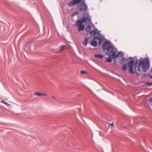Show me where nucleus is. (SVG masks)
<instances>
[{"label":"nucleus","instance_id":"nucleus-1","mask_svg":"<svg viewBox=\"0 0 152 152\" xmlns=\"http://www.w3.org/2000/svg\"><path fill=\"white\" fill-rule=\"evenodd\" d=\"M102 48L104 50H106L107 51V54L113 59H115L119 57H123V54L121 53H118L115 56L117 49L114 48L113 46L109 42H105L102 45Z\"/></svg>","mask_w":152,"mask_h":152},{"label":"nucleus","instance_id":"nucleus-2","mask_svg":"<svg viewBox=\"0 0 152 152\" xmlns=\"http://www.w3.org/2000/svg\"><path fill=\"white\" fill-rule=\"evenodd\" d=\"M83 17V18H80L77 20L76 23L74 25L75 26L78 27V30L79 31L84 30L85 25L83 23H86L87 20L89 24L91 23V17L88 13L85 12Z\"/></svg>","mask_w":152,"mask_h":152},{"label":"nucleus","instance_id":"nucleus-3","mask_svg":"<svg viewBox=\"0 0 152 152\" xmlns=\"http://www.w3.org/2000/svg\"><path fill=\"white\" fill-rule=\"evenodd\" d=\"M76 5H77V9L81 12H85L88 9L85 0H72L68 3V6L69 7L74 6Z\"/></svg>","mask_w":152,"mask_h":152},{"label":"nucleus","instance_id":"nucleus-4","mask_svg":"<svg viewBox=\"0 0 152 152\" xmlns=\"http://www.w3.org/2000/svg\"><path fill=\"white\" fill-rule=\"evenodd\" d=\"M150 64L147 59L143 60L139 62L138 70L140 72H146L149 69Z\"/></svg>","mask_w":152,"mask_h":152},{"label":"nucleus","instance_id":"nucleus-5","mask_svg":"<svg viewBox=\"0 0 152 152\" xmlns=\"http://www.w3.org/2000/svg\"><path fill=\"white\" fill-rule=\"evenodd\" d=\"M101 32L96 29L91 31L90 34L91 36L94 37V38H105L104 36L101 34Z\"/></svg>","mask_w":152,"mask_h":152},{"label":"nucleus","instance_id":"nucleus-6","mask_svg":"<svg viewBox=\"0 0 152 152\" xmlns=\"http://www.w3.org/2000/svg\"><path fill=\"white\" fill-rule=\"evenodd\" d=\"M102 39H93L92 41L90 42L91 45L94 47H96L97 42H98V44H100L102 42Z\"/></svg>","mask_w":152,"mask_h":152},{"label":"nucleus","instance_id":"nucleus-7","mask_svg":"<svg viewBox=\"0 0 152 152\" xmlns=\"http://www.w3.org/2000/svg\"><path fill=\"white\" fill-rule=\"evenodd\" d=\"M134 61L133 60L129 61L128 63V66L129 68V71L132 74H134V72L133 69V66H134Z\"/></svg>","mask_w":152,"mask_h":152},{"label":"nucleus","instance_id":"nucleus-8","mask_svg":"<svg viewBox=\"0 0 152 152\" xmlns=\"http://www.w3.org/2000/svg\"><path fill=\"white\" fill-rule=\"evenodd\" d=\"M86 30L88 33L89 32L90 33L91 30V26L89 25L87 26L86 28Z\"/></svg>","mask_w":152,"mask_h":152},{"label":"nucleus","instance_id":"nucleus-9","mask_svg":"<svg viewBox=\"0 0 152 152\" xmlns=\"http://www.w3.org/2000/svg\"><path fill=\"white\" fill-rule=\"evenodd\" d=\"M34 95H37L39 96H47V95L45 94L44 93H42L40 92H36L34 93Z\"/></svg>","mask_w":152,"mask_h":152},{"label":"nucleus","instance_id":"nucleus-10","mask_svg":"<svg viewBox=\"0 0 152 152\" xmlns=\"http://www.w3.org/2000/svg\"><path fill=\"white\" fill-rule=\"evenodd\" d=\"M88 40V39H85L83 42V45L84 46H86Z\"/></svg>","mask_w":152,"mask_h":152},{"label":"nucleus","instance_id":"nucleus-11","mask_svg":"<svg viewBox=\"0 0 152 152\" xmlns=\"http://www.w3.org/2000/svg\"><path fill=\"white\" fill-rule=\"evenodd\" d=\"M26 47H28L29 51L31 50V45L30 43H28L26 45Z\"/></svg>","mask_w":152,"mask_h":152},{"label":"nucleus","instance_id":"nucleus-12","mask_svg":"<svg viewBox=\"0 0 152 152\" xmlns=\"http://www.w3.org/2000/svg\"><path fill=\"white\" fill-rule=\"evenodd\" d=\"M95 57L96 58H103V56L101 54L95 55Z\"/></svg>","mask_w":152,"mask_h":152},{"label":"nucleus","instance_id":"nucleus-13","mask_svg":"<svg viewBox=\"0 0 152 152\" xmlns=\"http://www.w3.org/2000/svg\"><path fill=\"white\" fill-rule=\"evenodd\" d=\"M66 46L65 45H62L60 48V51H62L64 49L66 48Z\"/></svg>","mask_w":152,"mask_h":152},{"label":"nucleus","instance_id":"nucleus-14","mask_svg":"<svg viewBox=\"0 0 152 152\" xmlns=\"http://www.w3.org/2000/svg\"><path fill=\"white\" fill-rule=\"evenodd\" d=\"M127 69L126 66V64L124 65L122 67V70L125 71Z\"/></svg>","mask_w":152,"mask_h":152},{"label":"nucleus","instance_id":"nucleus-15","mask_svg":"<svg viewBox=\"0 0 152 152\" xmlns=\"http://www.w3.org/2000/svg\"><path fill=\"white\" fill-rule=\"evenodd\" d=\"M1 102L3 103H4L5 104H6V105H10V106H11V105L10 104H9L8 103H7L4 102V100H2L1 101Z\"/></svg>","mask_w":152,"mask_h":152},{"label":"nucleus","instance_id":"nucleus-16","mask_svg":"<svg viewBox=\"0 0 152 152\" xmlns=\"http://www.w3.org/2000/svg\"><path fill=\"white\" fill-rule=\"evenodd\" d=\"M78 14V12H76L72 14V17H73L75 15H77Z\"/></svg>","mask_w":152,"mask_h":152},{"label":"nucleus","instance_id":"nucleus-17","mask_svg":"<svg viewBox=\"0 0 152 152\" xmlns=\"http://www.w3.org/2000/svg\"><path fill=\"white\" fill-rule=\"evenodd\" d=\"M107 61L108 62H111L112 61V59L111 58H109L107 60Z\"/></svg>","mask_w":152,"mask_h":152},{"label":"nucleus","instance_id":"nucleus-18","mask_svg":"<svg viewBox=\"0 0 152 152\" xmlns=\"http://www.w3.org/2000/svg\"><path fill=\"white\" fill-rule=\"evenodd\" d=\"M80 73L82 74H85V73H86V72L85 71H83V70H81L80 72Z\"/></svg>","mask_w":152,"mask_h":152},{"label":"nucleus","instance_id":"nucleus-19","mask_svg":"<svg viewBox=\"0 0 152 152\" xmlns=\"http://www.w3.org/2000/svg\"><path fill=\"white\" fill-rule=\"evenodd\" d=\"M147 85H152V83H146Z\"/></svg>","mask_w":152,"mask_h":152},{"label":"nucleus","instance_id":"nucleus-20","mask_svg":"<svg viewBox=\"0 0 152 152\" xmlns=\"http://www.w3.org/2000/svg\"><path fill=\"white\" fill-rule=\"evenodd\" d=\"M150 102L151 103L152 102V99L151 98L150 99Z\"/></svg>","mask_w":152,"mask_h":152},{"label":"nucleus","instance_id":"nucleus-21","mask_svg":"<svg viewBox=\"0 0 152 152\" xmlns=\"http://www.w3.org/2000/svg\"><path fill=\"white\" fill-rule=\"evenodd\" d=\"M33 48L34 49V44H33Z\"/></svg>","mask_w":152,"mask_h":152},{"label":"nucleus","instance_id":"nucleus-22","mask_svg":"<svg viewBox=\"0 0 152 152\" xmlns=\"http://www.w3.org/2000/svg\"><path fill=\"white\" fill-rule=\"evenodd\" d=\"M111 125L112 126H113V124H111Z\"/></svg>","mask_w":152,"mask_h":152},{"label":"nucleus","instance_id":"nucleus-23","mask_svg":"<svg viewBox=\"0 0 152 152\" xmlns=\"http://www.w3.org/2000/svg\"><path fill=\"white\" fill-rule=\"evenodd\" d=\"M52 98H54V99H55V97H53V96H52Z\"/></svg>","mask_w":152,"mask_h":152},{"label":"nucleus","instance_id":"nucleus-24","mask_svg":"<svg viewBox=\"0 0 152 152\" xmlns=\"http://www.w3.org/2000/svg\"><path fill=\"white\" fill-rule=\"evenodd\" d=\"M86 38H88L87 37H86Z\"/></svg>","mask_w":152,"mask_h":152}]
</instances>
